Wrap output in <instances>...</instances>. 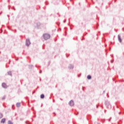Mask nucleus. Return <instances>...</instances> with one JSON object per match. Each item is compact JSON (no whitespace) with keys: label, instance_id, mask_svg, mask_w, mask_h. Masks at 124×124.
Segmentation results:
<instances>
[{"label":"nucleus","instance_id":"39448f33","mask_svg":"<svg viewBox=\"0 0 124 124\" xmlns=\"http://www.w3.org/2000/svg\"><path fill=\"white\" fill-rule=\"evenodd\" d=\"M5 121H6V119L5 118H3L1 120L0 123L1 124H4L5 123Z\"/></svg>","mask_w":124,"mask_h":124},{"label":"nucleus","instance_id":"2eb2a0df","mask_svg":"<svg viewBox=\"0 0 124 124\" xmlns=\"http://www.w3.org/2000/svg\"><path fill=\"white\" fill-rule=\"evenodd\" d=\"M75 115H78V114H79V112L76 111V112H75Z\"/></svg>","mask_w":124,"mask_h":124},{"label":"nucleus","instance_id":"f03ea898","mask_svg":"<svg viewBox=\"0 0 124 124\" xmlns=\"http://www.w3.org/2000/svg\"><path fill=\"white\" fill-rule=\"evenodd\" d=\"M26 46H30V45H31V42L30 41L29 39L26 40Z\"/></svg>","mask_w":124,"mask_h":124},{"label":"nucleus","instance_id":"9d476101","mask_svg":"<svg viewBox=\"0 0 124 124\" xmlns=\"http://www.w3.org/2000/svg\"><path fill=\"white\" fill-rule=\"evenodd\" d=\"M2 117H3V115L2 114V113L0 112V119H1Z\"/></svg>","mask_w":124,"mask_h":124},{"label":"nucleus","instance_id":"6e6552de","mask_svg":"<svg viewBox=\"0 0 124 124\" xmlns=\"http://www.w3.org/2000/svg\"><path fill=\"white\" fill-rule=\"evenodd\" d=\"M16 107H20V106H21V103H16Z\"/></svg>","mask_w":124,"mask_h":124},{"label":"nucleus","instance_id":"f3484780","mask_svg":"<svg viewBox=\"0 0 124 124\" xmlns=\"http://www.w3.org/2000/svg\"><path fill=\"white\" fill-rule=\"evenodd\" d=\"M121 113H122L121 112H119V115H121Z\"/></svg>","mask_w":124,"mask_h":124},{"label":"nucleus","instance_id":"6ab92c4d","mask_svg":"<svg viewBox=\"0 0 124 124\" xmlns=\"http://www.w3.org/2000/svg\"><path fill=\"white\" fill-rule=\"evenodd\" d=\"M53 114H54L55 116H56V113L54 112Z\"/></svg>","mask_w":124,"mask_h":124},{"label":"nucleus","instance_id":"7ed1b4c3","mask_svg":"<svg viewBox=\"0 0 124 124\" xmlns=\"http://www.w3.org/2000/svg\"><path fill=\"white\" fill-rule=\"evenodd\" d=\"M69 104L70 106H74V102L73 100H71L69 102Z\"/></svg>","mask_w":124,"mask_h":124},{"label":"nucleus","instance_id":"20e7f679","mask_svg":"<svg viewBox=\"0 0 124 124\" xmlns=\"http://www.w3.org/2000/svg\"><path fill=\"white\" fill-rule=\"evenodd\" d=\"M2 87L4 88V89H6L7 88V85L5 83H2Z\"/></svg>","mask_w":124,"mask_h":124},{"label":"nucleus","instance_id":"412c9836","mask_svg":"<svg viewBox=\"0 0 124 124\" xmlns=\"http://www.w3.org/2000/svg\"><path fill=\"white\" fill-rule=\"evenodd\" d=\"M41 72H42V71H40V73H41Z\"/></svg>","mask_w":124,"mask_h":124},{"label":"nucleus","instance_id":"dca6fc26","mask_svg":"<svg viewBox=\"0 0 124 124\" xmlns=\"http://www.w3.org/2000/svg\"><path fill=\"white\" fill-rule=\"evenodd\" d=\"M111 119H112V117H110V119H108V122H111Z\"/></svg>","mask_w":124,"mask_h":124},{"label":"nucleus","instance_id":"aec40b11","mask_svg":"<svg viewBox=\"0 0 124 124\" xmlns=\"http://www.w3.org/2000/svg\"><path fill=\"white\" fill-rule=\"evenodd\" d=\"M106 112V110H105V113Z\"/></svg>","mask_w":124,"mask_h":124},{"label":"nucleus","instance_id":"9b49d317","mask_svg":"<svg viewBox=\"0 0 124 124\" xmlns=\"http://www.w3.org/2000/svg\"><path fill=\"white\" fill-rule=\"evenodd\" d=\"M87 78L90 79H91L92 78V77L90 75L88 76H87Z\"/></svg>","mask_w":124,"mask_h":124},{"label":"nucleus","instance_id":"1a4fd4ad","mask_svg":"<svg viewBox=\"0 0 124 124\" xmlns=\"http://www.w3.org/2000/svg\"><path fill=\"white\" fill-rule=\"evenodd\" d=\"M8 124H13V123L12 122H11V121L9 120L8 121Z\"/></svg>","mask_w":124,"mask_h":124},{"label":"nucleus","instance_id":"4468645a","mask_svg":"<svg viewBox=\"0 0 124 124\" xmlns=\"http://www.w3.org/2000/svg\"><path fill=\"white\" fill-rule=\"evenodd\" d=\"M26 124H31V123H30V122H29V121H26Z\"/></svg>","mask_w":124,"mask_h":124},{"label":"nucleus","instance_id":"a211bd4d","mask_svg":"<svg viewBox=\"0 0 124 124\" xmlns=\"http://www.w3.org/2000/svg\"><path fill=\"white\" fill-rule=\"evenodd\" d=\"M33 111L34 112V114H35V112H34V109H33Z\"/></svg>","mask_w":124,"mask_h":124},{"label":"nucleus","instance_id":"0eeeda50","mask_svg":"<svg viewBox=\"0 0 124 124\" xmlns=\"http://www.w3.org/2000/svg\"><path fill=\"white\" fill-rule=\"evenodd\" d=\"M7 75H10V76H11V75H12V73L11 72V71H9L7 73Z\"/></svg>","mask_w":124,"mask_h":124},{"label":"nucleus","instance_id":"ddd939ff","mask_svg":"<svg viewBox=\"0 0 124 124\" xmlns=\"http://www.w3.org/2000/svg\"><path fill=\"white\" fill-rule=\"evenodd\" d=\"M91 118H92V116H91L90 115H88L87 117L88 120H90V119H91Z\"/></svg>","mask_w":124,"mask_h":124},{"label":"nucleus","instance_id":"f257e3e1","mask_svg":"<svg viewBox=\"0 0 124 124\" xmlns=\"http://www.w3.org/2000/svg\"><path fill=\"white\" fill-rule=\"evenodd\" d=\"M43 37L45 40H48V39H49L50 36L48 33H45L43 35Z\"/></svg>","mask_w":124,"mask_h":124},{"label":"nucleus","instance_id":"4be33fe9","mask_svg":"<svg viewBox=\"0 0 124 124\" xmlns=\"http://www.w3.org/2000/svg\"><path fill=\"white\" fill-rule=\"evenodd\" d=\"M9 63H10V62H9Z\"/></svg>","mask_w":124,"mask_h":124},{"label":"nucleus","instance_id":"f8f14e48","mask_svg":"<svg viewBox=\"0 0 124 124\" xmlns=\"http://www.w3.org/2000/svg\"><path fill=\"white\" fill-rule=\"evenodd\" d=\"M41 98H44V94H42L40 96Z\"/></svg>","mask_w":124,"mask_h":124},{"label":"nucleus","instance_id":"423d86ee","mask_svg":"<svg viewBox=\"0 0 124 124\" xmlns=\"http://www.w3.org/2000/svg\"><path fill=\"white\" fill-rule=\"evenodd\" d=\"M118 40L119 42H122V39H121V37L120 36V35H118Z\"/></svg>","mask_w":124,"mask_h":124}]
</instances>
